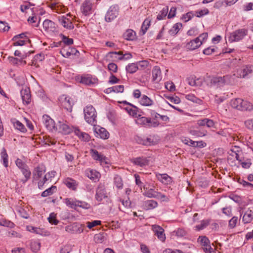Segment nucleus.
Returning <instances> with one entry per match:
<instances>
[{"instance_id":"nucleus-56","label":"nucleus","mask_w":253,"mask_h":253,"mask_svg":"<svg viewBox=\"0 0 253 253\" xmlns=\"http://www.w3.org/2000/svg\"><path fill=\"white\" fill-rule=\"evenodd\" d=\"M87 227L91 229L93 227H95L97 225H99L101 224V221L100 220H94L92 222H86Z\"/></svg>"},{"instance_id":"nucleus-59","label":"nucleus","mask_w":253,"mask_h":253,"mask_svg":"<svg viewBox=\"0 0 253 253\" xmlns=\"http://www.w3.org/2000/svg\"><path fill=\"white\" fill-rule=\"evenodd\" d=\"M238 217L236 216L233 217L229 221V226L231 228H233L235 227L237 221H238Z\"/></svg>"},{"instance_id":"nucleus-12","label":"nucleus","mask_w":253,"mask_h":253,"mask_svg":"<svg viewBox=\"0 0 253 253\" xmlns=\"http://www.w3.org/2000/svg\"><path fill=\"white\" fill-rule=\"evenodd\" d=\"M131 161L134 165L142 167L149 165V158L139 157L132 159Z\"/></svg>"},{"instance_id":"nucleus-10","label":"nucleus","mask_w":253,"mask_h":253,"mask_svg":"<svg viewBox=\"0 0 253 253\" xmlns=\"http://www.w3.org/2000/svg\"><path fill=\"white\" fill-rule=\"evenodd\" d=\"M21 96L24 104H29L31 101V95L29 87L23 88L20 91Z\"/></svg>"},{"instance_id":"nucleus-8","label":"nucleus","mask_w":253,"mask_h":253,"mask_svg":"<svg viewBox=\"0 0 253 253\" xmlns=\"http://www.w3.org/2000/svg\"><path fill=\"white\" fill-rule=\"evenodd\" d=\"M253 73V66L248 65L243 67V69L238 70L237 72V77L240 78H245L248 75Z\"/></svg>"},{"instance_id":"nucleus-26","label":"nucleus","mask_w":253,"mask_h":253,"mask_svg":"<svg viewBox=\"0 0 253 253\" xmlns=\"http://www.w3.org/2000/svg\"><path fill=\"white\" fill-rule=\"evenodd\" d=\"M96 79H93L89 76H83L81 78L80 82L85 85H91L96 83Z\"/></svg>"},{"instance_id":"nucleus-16","label":"nucleus","mask_w":253,"mask_h":253,"mask_svg":"<svg viewBox=\"0 0 253 253\" xmlns=\"http://www.w3.org/2000/svg\"><path fill=\"white\" fill-rule=\"evenodd\" d=\"M42 25L44 29L48 32H53L56 29L54 22L48 19L45 20L43 22Z\"/></svg>"},{"instance_id":"nucleus-23","label":"nucleus","mask_w":253,"mask_h":253,"mask_svg":"<svg viewBox=\"0 0 253 253\" xmlns=\"http://www.w3.org/2000/svg\"><path fill=\"white\" fill-rule=\"evenodd\" d=\"M78 200L73 199V198H65L64 199V202L69 208L76 210L78 207L77 203Z\"/></svg>"},{"instance_id":"nucleus-20","label":"nucleus","mask_w":253,"mask_h":253,"mask_svg":"<svg viewBox=\"0 0 253 253\" xmlns=\"http://www.w3.org/2000/svg\"><path fill=\"white\" fill-rule=\"evenodd\" d=\"M159 180L165 184H169L172 182V178L167 173L157 174Z\"/></svg>"},{"instance_id":"nucleus-1","label":"nucleus","mask_w":253,"mask_h":253,"mask_svg":"<svg viewBox=\"0 0 253 253\" xmlns=\"http://www.w3.org/2000/svg\"><path fill=\"white\" fill-rule=\"evenodd\" d=\"M84 112L86 122L95 126L96 124V112L95 108L91 105L87 106L84 108Z\"/></svg>"},{"instance_id":"nucleus-41","label":"nucleus","mask_w":253,"mask_h":253,"mask_svg":"<svg viewBox=\"0 0 253 253\" xmlns=\"http://www.w3.org/2000/svg\"><path fill=\"white\" fill-rule=\"evenodd\" d=\"M188 84L191 86H198L201 84L199 79H196L195 77H191L187 79Z\"/></svg>"},{"instance_id":"nucleus-5","label":"nucleus","mask_w":253,"mask_h":253,"mask_svg":"<svg viewBox=\"0 0 253 253\" xmlns=\"http://www.w3.org/2000/svg\"><path fill=\"white\" fill-rule=\"evenodd\" d=\"M237 75L234 74L233 75H226L223 77H218L213 80L214 83H221L222 84H234L236 82L235 78Z\"/></svg>"},{"instance_id":"nucleus-55","label":"nucleus","mask_w":253,"mask_h":253,"mask_svg":"<svg viewBox=\"0 0 253 253\" xmlns=\"http://www.w3.org/2000/svg\"><path fill=\"white\" fill-rule=\"evenodd\" d=\"M77 204L78 205V207H81L84 209H88L90 207V206L89 204L84 201L78 200Z\"/></svg>"},{"instance_id":"nucleus-52","label":"nucleus","mask_w":253,"mask_h":253,"mask_svg":"<svg viewBox=\"0 0 253 253\" xmlns=\"http://www.w3.org/2000/svg\"><path fill=\"white\" fill-rule=\"evenodd\" d=\"M10 27L8 25L7 23L0 21V31H8Z\"/></svg>"},{"instance_id":"nucleus-50","label":"nucleus","mask_w":253,"mask_h":253,"mask_svg":"<svg viewBox=\"0 0 253 253\" xmlns=\"http://www.w3.org/2000/svg\"><path fill=\"white\" fill-rule=\"evenodd\" d=\"M56 214L54 212L51 213L48 218V221L51 224L57 225L59 221L56 219Z\"/></svg>"},{"instance_id":"nucleus-54","label":"nucleus","mask_w":253,"mask_h":253,"mask_svg":"<svg viewBox=\"0 0 253 253\" xmlns=\"http://www.w3.org/2000/svg\"><path fill=\"white\" fill-rule=\"evenodd\" d=\"M132 57V55L130 53H126L123 54L122 52V54H120V56L118 57V59L119 60H127L129 59Z\"/></svg>"},{"instance_id":"nucleus-42","label":"nucleus","mask_w":253,"mask_h":253,"mask_svg":"<svg viewBox=\"0 0 253 253\" xmlns=\"http://www.w3.org/2000/svg\"><path fill=\"white\" fill-rule=\"evenodd\" d=\"M114 182L115 185L118 189H122L123 188V180L120 176L116 175L114 178Z\"/></svg>"},{"instance_id":"nucleus-9","label":"nucleus","mask_w":253,"mask_h":253,"mask_svg":"<svg viewBox=\"0 0 253 253\" xmlns=\"http://www.w3.org/2000/svg\"><path fill=\"white\" fill-rule=\"evenodd\" d=\"M42 122L47 128L49 130H55L56 124L54 120L47 115H43L42 116Z\"/></svg>"},{"instance_id":"nucleus-17","label":"nucleus","mask_w":253,"mask_h":253,"mask_svg":"<svg viewBox=\"0 0 253 253\" xmlns=\"http://www.w3.org/2000/svg\"><path fill=\"white\" fill-rule=\"evenodd\" d=\"M153 81L158 83L161 80V71L158 66H155L152 70Z\"/></svg>"},{"instance_id":"nucleus-29","label":"nucleus","mask_w":253,"mask_h":253,"mask_svg":"<svg viewBox=\"0 0 253 253\" xmlns=\"http://www.w3.org/2000/svg\"><path fill=\"white\" fill-rule=\"evenodd\" d=\"M11 122L16 129L20 130L22 132H25L26 131V128L25 126L19 121L13 119L11 120Z\"/></svg>"},{"instance_id":"nucleus-38","label":"nucleus","mask_w":253,"mask_h":253,"mask_svg":"<svg viewBox=\"0 0 253 253\" xmlns=\"http://www.w3.org/2000/svg\"><path fill=\"white\" fill-rule=\"evenodd\" d=\"M126 69L127 72L133 74L137 71L138 69V66L137 64L131 63L126 66Z\"/></svg>"},{"instance_id":"nucleus-63","label":"nucleus","mask_w":253,"mask_h":253,"mask_svg":"<svg viewBox=\"0 0 253 253\" xmlns=\"http://www.w3.org/2000/svg\"><path fill=\"white\" fill-rule=\"evenodd\" d=\"M119 79L117 78L112 73L111 74V76L109 78V83L111 84H114L118 83L119 82Z\"/></svg>"},{"instance_id":"nucleus-25","label":"nucleus","mask_w":253,"mask_h":253,"mask_svg":"<svg viewBox=\"0 0 253 253\" xmlns=\"http://www.w3.org/2000/svg\"><path fill=\"white\" fill-rule=\"evenodd\" d=\"M136 122L137 124L148 127L149 124L150 122V118L145 117H141L140 115H139L137 117Z\"/></svg>"},{"instance_id":"nucleus-27","label":"nucleus","mask_w":253,"mask_h":253,"mask_svg":"<svg viewBox=\"0 0 253 253\" xmlns=\"http://www.w3.org/2000/svg\"><path fill=\"white\" fill-rule=\"evenodd\" d=\"M253 109V104L246 100L242 99V102L240 104V110L241 111H251Z\"/></svg>"},{"instance_id":"nucleus-14","label":"nucleus","mask_w":253,"mask_h":253,"mask_svg":"<svg viewBox=\"0 0 253 253\" xmlns=\"http://www.w3.org/2000/svg\"><path fill=\"white\" fill-rule=\"evenodd\" d=\"M59 21L64 28L67 29L72 30L74 28L72 21L65 16L59 18Z\"/></svg>"},{"instance_id":"nucleus-57","label":"nucleus","mask_w":253,"mask_h":253,"mask_svg":"<svg viewBox=\"0 0 253 253\" xmlns=\"http://www.w3.org/2000/svg\"><path fill=\"white\" fill-rule=\"evenodd\" d=\"M166 97L171 102L174 104H178L180 102V98L177 96H166Z\"/></svg>"},{"instance_id":"nucleus-49","label":"nucleus","mask_w":253,"mask_h":253,"mask_svg":"<svg viewBox=\"0 0 253 253\" xmlns=\"http://www.w3.org/2000/svg\"><path fill=\"white\" fill-rule=\"evenodd\" d=\"M168 12V7H164L160 12V13L157 15V19L158 20H161L165 17Z\"/></svg>"},{"instance_id":"nucleus-6","label":"nucleus","mask_w":253,"mask_h":253,"mask_svg":"<svg viewBox=\"0 0 253 253\" xmlns=\"http://www.w3.org/2000/svg\"><path fill=\"white\" fill-rule=\"evenodd\" d=\"M59 101L63 107L69 112L72 111L74 101L71 98L65 95H63L60 96Z\"/></svg>"},{"instance_id":"nucleus-2","label":"nucleus","mask_w":253,"mask_h":253,"mask_svg":"<svg viewBox=\"0 0 253 253\" xmlns=\"http://www.w3.org/2000/svg\"><path fill=\"white\" fill-rule=\"evenodd\" d=\"M248 31L247 29H240L231 33L228 37L230 42H239L248 35Z\"/></svg>"},{"instance_id":"nucleus-47","label":"nucleus","mask_w":253,"mask_h":253,"mask_svg":"<svg viewBox=\"0 0 253 253\" xmlns=\"http://www.w3.org/2000/svg\"><path fill=\"white\" fill-rule=\"evenodd\" d=\"M43 143L44 145L50 146V145H54L56 141L54 139L50 138L49 136H43Z\"/></svg>"},{"instance_id":"nucleus-33","label":"nucleus","mask_w":253,"mask_h":253,"mask_svg":"<svg viewBox=\"0 0 253 253\" xmlns=\"http://www.w3.org/2000/svg\"><path fill=\"white\" fill-rule=\"evenodd\" d=\"M21 171L25 177V179H22L21 181L23 182V183H25L30 178L31 172L28 166L21 169Z\"/></svg>"},{"instance_id":"nucleus-43","label":"nucleus","mask_w":253,"mask_h":253,"mask_svg":"<svg viewBox=\"0 0 253 253\" xmlns=\"http://www.w3.org/2000/svg\"><path fill=\"white\" fill-rule=\"evenodd\" d=\"M150 23H151V21L148 19H146L144 21V22L142 25V26H141L142 35H143L146 33L147 30H148L149 26H150Z\"/></svg>"},{"instance_id":"nucleus-22","label":"nucleus","mask_w":253,"mask_h":253,"mask_svg":"<svg viewBox=\"0 0 253 253\" xmlns=\"http://www.w3.org/2000/svg\"><path fill=\"white\" fill-rule=\"evenodd\" d=\"M45 171V169L42 166L36 167L33 171V176L34 179H38L44 173Z\"/></svg>"},{"instance_id":"nucleus-7","label":"nucleus","mask_w":253,"mask_h":253,"mask_svg":"<svg viewBox=\"0 0 253 253\" xmlns=\"http://www.w3.org/2000/svg\"><path fill=\"white\" fill-rule=\"evenodd\" d=\"M107 197V192L104 184L99 183L96 190V200L98 202H101L103 199Z\"/></svg>"},{"instance_id":"nucleus-64","label":"nucleus","mask_w":253,"mask_h":253,"mask_svg":"<svg viewBox=\"0 0 253 253\" xmlns=\"http://www.w3.org/2000/svg\"><path fill=\"white\" fill-rule=\"evenodd\" d=\"M71 251V246L69 245H65L60 249V253H69Z\"/></svg>"},{"instance_id":"nucleus-58","label":"nucleus","mask_w":253,"mask_h":253,"mask_svg":"<svg viewBox=\"0 0 253 253\" xmlns=\"http://www.w3.org/2000/svg\"><path fill=\"white\" fill-rule=\"evenodd\" d=\"M108 69L110 71L113 73H116L117 72L118 67L116 64L110 63L108 65Z\"/></svg>"},{"instance_id":"nucleus-4","label":"nucleus","mask_w":253,"mask_h":253,"mask_svg":"<svg viewBox=\"0 0 253 253\" xmlns=\"http://www.w3.org/2000/svg\"><path fill=\"white\" fill-rule=\"evenodd\" d=\"M119 6L117 4L111 6L105 15V21L107 22H111L114 20L119 14Z\"/></svg>"},{"instance_id":"nucleus-36","label":"nucleus","mask_w":253,"mask_h":253,"mask_svg":"<svg viewBox=\"0 0 253 253\" xmlns=\"http://www.w3.org/2000/svg\"><path fill=\"white\" fill-rule=\"evenodd\" d=\"M57 190L56 187L55 186H52L51 187L47 189L42 192L41 196L42 197H45L48 196L52 195L53 193L56 192Z\"/></svg>"},{"instance_id":"nucleus-62","label":"nucleus","mask_w":253,"mask_h":253,"mask_svg":"<svg viewBox=\"0 0 253 253\" xmlns=\"http://www.w3.org/2000/svg\"><path fill=\"white\" fill-rule=\"evenodd\" d=\"M186 231L182 228H178L176 231H175V234L178 237H184L186 235Z\"/></svg>"},{"instance_id":"nucleus-48","label":"nucleus","mask_w":253,"mask_h":253,"mask_svg":"<svg viewBox=\"0 0 253 253\" xmlns=\"http://www.w3.org/2000/svg\"><path fill=\"white\" fill-rule=\"evenodd\" d=\"M60 36L62 37V42L65 44L70 45L73 43V40L72 39L69 38L62 34Z\"/></svg>"},{"instance_id":"nucleus-40","label":"nucleus","mask_w":253,"mask_h":253,"mask_svg":"<svg viewBox=\"0 0 253 253\" xmlns=\"http://www.w3.org/2000/svg\"><path fill=\"white\" fill-rule=\"evenodd\" d=\"M253 219V214L252 211H247L245 212L243 216V221L245 223L250 222Z\"/></svg>"},{"instance_id":"nucleus-35","label":"nucleus","mask_w":253,"mask_h":253,"mask_svg":"<svg viewBox=\"0 0 253 253\" xmlns=\"http://www.w3.org/2000/svg\"><path fill=\"white\" fill-rule=\"evenodd\" d=\"M182 26V24L180 23H177L174 24L172 27L169 30V34L170 35H176L179 32Z\"/></svg>"},{"instance_id":"nucleus-21","label":"nucleus","mask_w":253,"mask_h":253,"mask_svg":"<svg viewBox=\"0 0 253 253\" xmlns=\"http://www.w3.org/2000/svg\"><path fill=\"white\" fill-rule=\"evenodd\" d=\"M143 206L145 210H152L158 206V203L152 200H147L144 202Z\"/></svg>"},{"instance_id":"nucleus-32","label":"nucleus","mask_w":253,"mask_h":253,"mask_svg":"<svg viewBox=\"0 0 253 253\" xmlns=\"http://www.w3.org/2000/svg\"><path fill=\"white\" fill-rule=\"evenodd\" d=\"M140 103L143 106H150L153 105V101L147 96L144 95L141 98Z\"/></svg>"},{"instance_id":"nucleus-51","label":"nucleus","mask_w":253,"mask_h":253,"mask_svg":"<svg viewBox=\"0 0 253 253\" xmlns=\"http://www.w3.org/2000/svg\"><path fill=\"white\" fill-rule=\"evenodd\" d=\"M198 240L200 242L202 246L208 247L210 244V240L206 236H200Z\"/></svg>"},{"instance_id":"nucleus-11","label":"nucleus","mask_w":253,"mask_h":253,"mask_svg":"<svg viewBox=\"0 0 253 253\" xmlns=\"http://www.w3.org/2000/svg\"><path fill=\"white\" fill-rule=\"evenodd\" d=\"M152 229L155 233L158 238L162 242H164L166 240L165 234H164V230L161 226L157 225H153Z\"/></svg>"},{"instance_id":"nucleus-24","label":"nucleus","mask_w":253,"mask_h":253,"mask_svg":"<svg viewBox=\"0 0 253 253\" xmlns=\"http://www.w3.org/2000/svg\"><path fill=\"white\" fill-rule=\"evenodd\" d=\"M90 154L92 157L96 161H99L100 162H103L106 159L105 157L99 154L98 152L95 149L90 150Z\"/></svg>"},{"instance_id":"nucleus-39","label":"nucleus","mask_w":253,"mask_h":253,"mask_svg":"<svg viewBox=\"0 0 253 253\" xmlns=\"http://www.w3.org/2000/svg\"><path fill=\"white\" fill-rule=\"evenodd\" d=\"M0 155L1 160L3 161V164L5 168H7L8 167V155L4 148H2Z\"/></svg>"},{"instance_id":"nucleus-34","label":"nucleus","mask_w":253,"mask_h":253,"mask_svg":"<svg viewBox=\"0 0 253 253\" xmlns=\"http://www.w3.org/2000/svg\"><path fill=\"white\" fill-rule=\"evenodd\" d=\"M158 192L155 191L154 189L151 188L148 190H146L143 194L144 196L148 198H157V197H158Z\"/></svg>"},{"instance_id":"nucleus-31","label":"nucleus","mask_w":253,"mask_h":253,"mask_svg":"<svg viewBox=\"0 0 253 253\" xmlns=\"http://www.w3.org/2000/svg\"><path fill=\"white\" fill-rule=\"evenodd\" d=\"M190 133L197 137H203L207 135V131L205 129H191Z\"/></svg>"},{"instance_id":"nucleus-3","label":"nucleus","mask_w":253,"mask_h":253,"mask_svg":"<svg viewBox=\"0 0 253 253\" xmlns=\"http://www.w3.org/2000/svg\"><path fill=\"white\" fill-rule=\"evenodd\" d=\"M56 131L64 134H69L74 128L69 126L66 121L63 120H58L56 124Z\"/></svg>"},{"instance_id":"nucleus-45","label":"nucleus","mask_w":253,"mask_h":253,"mask_svg":"<svg viewBox=\"0 0 253 253\" xmlns=\"http://www.w3.org/2000/svg\"><path fill=\"white\" fill-rule=\"evenodd\" d=\"M99 173L93 170H90L88 173H87V176L91 180H96L98 179Z\"/></svg>"},{"instance_id":"nucleus-44","label":"nucleus","mask_w":253,"mask_h":253,"mask_svg":"<svg viewBox=\"0 0 253 253\" xmlns=\"http://www.w3.org/2000/svg\"><path fill=\"white\" fill-rule=\"evenodd\" d=\"M242 102V99L241 98H236L235 99H233L231 101V106L235 109L238 110H240V104Z\"/></svg>"},{"instance_id":"nucleus-15","label":"nucleus","mask_w":253,"mask_h":253,"mask_svg":"<svg viewBox=\"0 0 253 253\" xmlns=\"http://www.w3.org/2000/svg\"><path fill=\"white\" fill-rule=\"evenodd\" d=\"M202 44V42L199 41V38H196L186 44V48L189 50H193L200 47Z\"/></svg>"},{"instance_id":"nucleus-30","label":"nucleus","mask_w":253,"mask_h":253,"mask_svg":"<svg viewBox=\"0 0 253 253\" xmlns=\"http://www.w3.org/2000/svg\"><path fill=\"white\" fill-rule=\"evenodd\" d=\"M135 32L131 29L127 30L124 34L125 39L127 41H132L135 39Z\"/></svg>"},{"instance_id":"nucleus-19","label":"nucleus","mask_w":253,"mask_h":253,"mask_svg":"<svg viewBox=\"0 0 253 253\" xmlns=\"http://www.w3.org/2000/svg\"><path fill=\"white\" fill-rule=\"evenodd\" d=\"M74 131L75 134L77 135L80 139L86 142L89 141L90 136L87 133L81 131L78 128H74Z\"/></svg>"},{"instance_id":"nucleus-18","label":"nucleus","mask_w":253,"mask_h":253,"mask_svg":"<svg viewBox=\"0 0 253 253\" xmlns=\"http://www.w3.org/2000/svg\"><path fill=\"white\" fill-rule=\"evenodd\" d=\"M63 183L68 188L73 190H76L77 189L78 183L76 180L71 178L68 177L65 179L63 181Z\"/></svg>"},{"instance_id":"nucleus-60","label":"nucleus","mask_w":253,"mask_h":253,"mask_svg":"<svg viewBox=\"0 0 253 253\" xmlns=\"http://www.w3.org/2000/svg\"><path fill=\"white\" fill-rule=\"evenodd\" d=\"M113 88V92L116 93L123 92L124 90V86L123 85H119L112 86Z\"/></svg>"},{"instance_id":"nucleus-28","label":"nucleus","mask_w":253,"mask_h":253,"mask_svg":"<svg viewBox=\"0 0 253 253\" xmlns=\"http://www.w3.org/2000/svg\"><path fill=\"white\" fill-rule=\"evenodd\" d=\"M96 133L100 136V137L103 139H108L109 137V132L103 127H101L98 129L96 128L95 129Z\"/></svg>"},{"instance_id":"nucleus-37","label":"nucleus","mask_w":253,"mask_h":253,"mask_svg":"<svg viewBox=\"0 0 253 253\" xmlns=\"http://www.w3.org/2000/svg\"><path fill=\"white\" fill-rule=\"evenodd\" d=\"M210 220H203L201 222V224L196 225L195 228L196 230L200 231L206 228L210 224Z\"/></svg>"},{"instance_id":"nucleus-13","label":"nucleus","mask_w":253,"mask_h":253,"mask_svg":"<svg viewBox=\"0 0 253 253\" xmlns=\"http://www.w3.org/2000/svg\"><path fill=\"white\" fill-rule=\"evenodd\" d=\"M92 3L89 0H85L81 6V11L83 14L87 16L92 9Z\"/></svg>"},{"instance_id":"nucleus-53","label":"nucleus","mask_w":253,"mask_h":253,"mask_svg":"<svg viewBox=\"0 0 253 253\" xmlns=\"http://www.w3.org/2000/svg\"><path fill=\"white\" fill-rule=\"evenodd\" d=\"M16 166L21 170L27 167L28 166L21 159H17L15 161Z\"/></svg>"},{"instance_id":"nucleus-61","label":"nucleus","mask_w":253,"mask_h":253,"mask_svg":"<svg viewBox=\"0 0 253 253\" xmlns=\"http://www.w3.org/2000/svg\"><path fill=\"white\" fill-rule=\"evenodd\" d=\"M215 51V49L212 47H209L203 50L204 54L209 55Z\"/></svg>"},{"instance_id":"nucleus-46","label":"nucleus","mask_w":253,"mask_h":253,"mask_svg":"<svg viewBox=\"0 0 253 253\" xmlns=\"http://www.w3.org/2000/svg\"><path fill=\"white\" fill-rule=\"evenodd\" d=\"M30 247L33 252L37 253L40 249L41 244L37 241H33L31 243Z\"/></svg>"}]
</instances>
